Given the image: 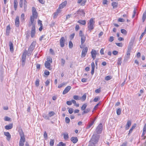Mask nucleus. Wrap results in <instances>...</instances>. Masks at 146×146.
Returning a JSON list of instances; mask_svg holds the SVG:
<instances>
[{"label": "nucleus", "mask_w": 146, "mask_h": 146, "mask_svg": "<svg viewBox=\"0 0 146 146\" xmlns=\"http://www.w3.org/2000/svg\"><path fill=\"white\" fill-rule=\"evenodd\" d=\"M94 19V18H91L88 23V28L89 30L91 31L94 29L95 23Z\"/></svg>", "instance_id": "nucleus-1"}, {"label": "nucleus", "mask_w": 146, "mask_h": 146, "mask_svg": "<svg viewBox=\"0 0 146 146\" xmlns=\"http://www.w3.org/2000/svg\"><path fill=\"white\" fill-rule=\"evenodd\" d=\"M133 45V43L132 42H130L128 46V49L127 52L126 56V58L127 60L129 58L130 56V52L131 50L132 49V47Z\"/></svg>", "instance_id": "nucleus-2"}, {"label": "nucleus", "mask_w": 146, "mask_h": 146, "mask_svg": "<svg viewBox=\"0 0 146 146\" xmlns=\"http://www.w3.org/2000/svg\"><path fill=\"white\" fill-rule=\"evenodd\" d=\"M99 137V135L96 133L94 132L92 137L90 141H91V142H93L94 143H96L98 142Z\"/></svg>", "instance_id": "nucleus-3"}, {"label": "nucleus", "mask_w": 146, "mask_h": 146, "mask_svg": "<svg viewBox=\"0 0 146 146\" xmlns=\"http://www.w3.org/2000/svg\"><path fill=\"white\" fill-rule=\"evenodd\" d=\"M27 54V52L26 50L24 51L23 54L21 58V65L22 66H24L25 63L26 59Z\"/></svg>", "instance_id": "nucleus-4"}, {"label": "nucleus", "mask_w": 146, "mask_h": 146, "mask_svg": "<svg viewBox=\"0 0 146 146\" xmlns=\"http://www.w3.org/2000/svg\"><path fill=\"white\" fill-rule=\"evenodd\" d=\"M36 44L35 42H33L30 46L28 49V53H27L28 56L30 55L34 49Z\"/></svg>", "instance_id": "nucleus-5"}, {"label": "nucleus", "mask_w": 146, "mask_h": 146, "mask_svg": "<svg viewBox=\"0 0 146 146\" xmlns=\"http://www.w3.org/2000/svg\"><path fill=\"white\" fill-rule=\"evenodd\" d=\"M19 131L21 137L19 141L24 143L25 141V139L23 130L22 129H20L19 130Z\"/></svg>", "instance_id": "nucleus-6"}, {"label": "nucleus", "mask_w": 146, "mask_h": 146, "mask_svg": "<svg viewBox=\"0 0 146 146\" xmlns=\"http://www.w3.org/2000/svg\"><path fill=\"white\" fill-rule=\"evenodd\" d=\"M102 125L101 123H100L97 127L96 131L98 134L102 132Z\"/></svg>", "instance_id": "nucleus-7"}, {"label": "nucleus", "mask_w": 146, "mask_h": 146, "mask_svg": "<svg viewBox=\"0 0 146 146\" xmlns=\"http://www.w3.org/2000/svg\"><path fill=\"white\" fill-rule=\"evenodd\" d=\"M32 15L31 16L35 19H37L38 17V13L36 11V9L34 7H33L32 8Z\"/></svg>", "instance_id": "nucleus-8"}, {"label": "nucleus", "mask_w": 146, "mask_h": 146, "mask_svg": "<svg viewBox=\"0 0 146 146\" xmlns=\"http://www.w3.org/2000/svg\"><path fill=\"white\" fill-rule=\"evenodd\" d=\"M88 50L87 47H86L84 48L82 51L81 56L82 57H84L86 55Z\"/></svg>", "instance_id": "nucleus-9"}, {"label": "nucleus", "mask_w": 146, "mask_h": 146, "mask_svg": "<svg viewBox=\"0 0 146 146\" xmlns=\"http://www.w3.org/2000/svg\"><path fill=\"white\" fill-rule=\"evenodd\" d=\"M91 54L92 58H93V60H94L96 58L97 54L96 50L94 49H92L91 52Z\"/></svg>", "instance_id": "nucleus-10"}, {"label": "nucleus", "mask_w": 146, "mask_h": 146, "mask_svg": "<svg viewBox=\"0 0 146 146\" xmlns=\"http://www.w3.org/2000/svg\"><path fill=\"white\" fill-rule=\"evenodd\" d=\"M35 33V25L32 26L31 32V36L32 38L34 37Z\"/></svg>", "instance_id": "nucleus-11"}, {"label": "nucleus", "mask_w": 146, "mask_h": 146, "mask_svg": "<svg viewBox=\"0 0 146 146\" xmlns=\"http://www.w3.org/2000/svg\"><path fill=\"white\" fill-rule=\"evenodd\" d=\"M86 1V0H78L77 3L80 5L84 6L85 5Z\"/></svg>", "instance_id": "nucleus-12"}, {"label": "nucleus", "mask_w": 146, "mask_h": 146, "mask_svg": "<svg viewBox=\"0 0 146 146\" xmlns=\"http://www.w3.org/2000/svg\"><path fill=\"white\" fill-rule=\"evenodd\" d=\"M65 39L64 37H62L60 40V46L63 47L64 46Z\"/></svg>", "instance_id": "nucleus-13"}, {"label": "nucleus", "mask_w": 146, "mask_h": 146, "mask_svg": "<svg viewBox=\"0 0 146 146\" xmlns=\"http://www.w3.org/2000/svg\"><path fill=\"white\" fill-rule=\"evenodd\" d=\"M71 87L70 86H67L63 91L62 94H65L67 93L70 90Z\"/></svg>", "instance_id": "nucleus-14"}, {"label": "nucleus", "mask_w": 146, "mask_h": 146, "mask_svg": "<svg viewBox=\"0 0 146 146\" xmlns=\"http://www.w3.org/2000/svg\"><path fill=\"white\" fill-rule=\"evenodd\" d=\"M67 3L66 1H65L63 2L59 5L58 9L60 10L61 9L63 8L66 6Z\"/></svg>", "instance_id": "nucleus-15"}, {"label": "nucleus", "mask_w": 146, "mask_h": 146, "mask_svg": "<svg viewBox=\"0 0 146 146\" xmlns=\"http://www.w3.org/2000/svg\"><path fill=\"white\" fill-rule=\"evenodd\" d=\"M15 25L17 27H18L19 25V17L18 16H17L15 21Z\"/></svg>", "instance_id": "nucleus-16"}, {"label": "nucleus", "mask_w": 146, "mask_h": 146, "mask_svg": "<svg viewBox=\"0 0 146 146\" xmlns=\"http://www.w3.org/2000/svg\"><path fill=\"white\" fill-rule=\"evenodd\" d=\"M4 135L7 137V139L8 141H9L11 138V135L9 132H4Z\"/></svg>", "instance_id": "nucleus-17"}, {"label": "nucleus", "mask_w": 146, "mask_h": 146, "mask_svg": "<svg viewBox=\"0 0 146 146\" xmlns=\"http://www.w3.org/2000/svg\"><path fill=\"white\" fill-rule=\"evenodd\" d=\"M131 121L130 120H128L127 121V123L126 124L125 126V129L126 130L128 129L129 127L131 126Z\"/></svg>", "instance_id": "nucleus-18"}, {"label": "nucleus", "mask_w": 146, "mask_h": 146, "mask_svg": "<svg viewBox=\"0 0 146 146\" xmlns=\"http://www.w3.org/2000/svg\"><path fill=\"white\" fill-rule=\"evenodd\" d=\"M70 140L74 143H75L78 141V139L76 137H72Z\"/></svg>", "instance_id": "nucleus-19"}, {"label": "nucleus", "mask_w": 146, "mask_h": 146, "mask_svg": "<svg viewBox=\"0 0 146 146\" xmlns=\"http://www.w3.org/2000/svg\"><path fill=\"white\" fill-rule=\"evenodd\" d=\"M50 63L48 61H46L44 64L45 67L47 69H50Z\"/></svg>", "instance_id": "nucleus-20"}, {"label": "nucleus", "mask_w": 146, "mask_h": 146, "mask_svg": "<svg viewBox=\"0 0 146 146\" xmlns=\"http://www.w3.org/2000/svg\"><path fill=\"white\" fill-rule=\"evenodd\" d=\"M61 11V10L59 9H58L56 11V12H55L54 14V16L53 17L54 18H56L58 15V13H60Z\"/></svg>", "instance_id": "nucleus-21"}, {"label": "nucleus", "mask_w": 146, "mask_h": 146, "mask_svg": "<svg viewBox=\"0 0 146 146\" xmlns=\"http://www.w3.org/2000/svg\"><path fill=\"white\" fill-rule=\"evenodd\" d=\"M13 124L12 123L8 125L5 126V129L9 130L13 128Z\"/></svg>", "instance_id": "nucleus-22"}, {"label": "nucleus", "mask_w": 146, "mask_h": 146, "mask_svg": "<svg viewBox=\"0 0 146 146\" xmlns=\"http://www.w3.org/2000/svg\"><path fill=\"white\" fill-rule=\"evenodd\" d=\"M77 13L80 15L82 16H84L85 15V13L82 10H78L77 11Z\"/></svg>", "instance_id": "nucleus-23"}, {"label": "nucleus", "mask_w": 146, "mask_h": 146, "mask_svg": "<svg viewBox=\"0 0 146 146\" xmlns=\"http://www.w3.org/2000/svg\"><path fill=\"white\" fill-rule=\"evenodd\" d=\"M18 5V3L17 0H14V7L15 11L17 10Z\"/></svg>", "instance_id": "nucleus-24"}, {"label": "nucleus", "mask_w": 146, "mask_h": 146, "mask_svg": "<svg viewBox=\"0 0 146 146\" xmlns=\"http://www.w3.org/2000/svg\"><path fill=\"white\" fill-rule=\"evenodd\" d=\"M10 28L9 25L7 26L6 27V35L7 36L9 35L10 33Z\"/></svg>", "instance_id": "nucleus-25"}, {"label": "nucleus", "mask_w": 146, "mask_h": 146, "mask_svg": "<svg viewBox=\"0 0 146 146\" xmlns=\"http://www.w3.org/2000/svg\"><path fill=\"white\" fill-rule=\"evenodd\" d=\"M35 19V18L33 17L32 16H31L30 17V21L31 23V24H30L29 26H31V25H32L33 26L34 25H35V24L34 23V19Z\"/></svg>", "instance_id": "nucleus-26"}, {"label": "nucleus", "mask_w": 146, "mask_h": 146, "mask_svg": "<svg viewBox=\"0 0 146 146\" xmlns=\"http://www.w3.org/2000/svg\"><path fill=\"white\" fill-rule=\"evenodd\" d=\"M27 2L26 0H24V11L25 12L26 11L27 7Z\"/></svg>", "instance_id": "nucleus-27"}, {"label": "nucleus", "mask_w": 146, "mask_h": 146, "mask_svg": "<svg viewBox=\"0 0 146 146\" xmlns=\"http://www.w3.org/2000/svg\"><path fill=\"white\" fill-rule=\"evenodd\" d=\"M9 46L10 47V51L11 52H13V44L11 42H10L9 43Z\"/></svg>", "instance_id": "nucleus-28"}, {"label": "nucleus", "mask_w": 146, "mask_h": 146, "mask_svg": "<svg viewBox=\"0 0 146 146\" xmlns=\"http://www.w3.org/2000/svg\"><path fill=\"white\" fill-rule=\"evenodd\" d=\"M136 125V124L135 123L132 126L131 128L129 130L128 134L131 133L133 130L135 128Z\"/></svg>", "instance_id": "nucleus-29"}, {"label": "nucleus", "mask_w": 146, "mask_h": 146, "mask_svg": "<svg viewBox=\"0 0 146 146\" xmlns=\"http://www.w3.org/2000/svg\"><path fill=\"white\" fill-rule=\"evenodd\" d=\"M81 38V43L82 45L83 44L86 40V37L84 36H82Z\"/></svg>", "instance_id": "nucleus-30"}, {"label": "nucleus", "mask_w": 146, "mask_h": 146, "mask_svg": "<svg viewBox=\"0 0 146 146\" xmlns=\"http://www.w3.org/2000/svg\"><path fill=\"white\" fill-rule=\"evenodd\" d=\"M78 23L83 25H85L86 24V21L81 20H79L78 21Z\"/></svg>", "instance_id": "nucleus-31"}, {"label": "nucleus", "mask_w": 146, "mask_h": 146, "mask_svg": "<svg viewBox=\"0 0 146 146\" xmlns=\"http://www.w3.org/2000/svg\"><path fill=\"white\" fill-rule=\"evenodd\" d=\"M117 3L113 2L111 4V5L113 7V8H116L117 7Z\"/></svg>", "instance_id": "nucleus-32"}, {"label": "nucleus", "mask_w": 146, "mask_h": 146, "mask_svg": "<svg viewBox=\"0 0 146 146\" xmlns=\"http://www.w3.org/2000/svg\"><path fill=\"white\" fill-rule=\"evenodd\" d=\"M146 18V10L145 11V12L143 14L142 19L143 20V22H144L145 19Z\"/></svg>", "instance_id": "nucleus-33"}, {"label": "nucleus", "mask_w": 146, "mask_h": 146, "mask_svg": "<svg viewBox=\"0 0 146 146\" xmlns=\"http://www.w3.org/2000/svg\"><path fill=\"white\" fill-rule=\"evenodd\" d=\"M95 121V119H94L93 120V121H91V123H90L89 125L87 127L86 129H89L91 127V126L93 124Z\"/></svg>", "instance_id": "nucleus-34"}, {"label": "nucleus", "mask_w": 146, "mask_h": 146, "mask_svg": "<svg viewBox=\"0 0 146 146\" xmlns=\"http://www.w3.org/2000/svg\"><path fill=\"white\" fill-rule=\"evenodd\" d=\"M73 98L76 100H78L81 99V97L78 96L74 95L73 97Z\"/></svg>", "instance_id": "nucleus-35"}, {"label": "nucleus", "mask_w": 146, "mask_h": 146, "mask_svg": "<svg viewBox=\"0 0 146 146\" xmlns=\"http://www.w3.org/2000/svg\"><path fill=\"white\" fill-rule=\"evenodd\" d=\"M25 15L23 13L21 14V22H23L25 21Z\"/></svg>", "instance_id": "nucleus-36"}, {"label": "nucleus", "mask_w": 146, "mask_h": 146, "mask_svg": "<svg viewBox=\"0 0 146 146\" xmlns=\"http://www.w3.org/2000/svg\"><path fill=\"white\" fill-rule=\"evenodd\" d=\"M69 138L68 133H64V138L65 139H67Z\"/></svg>", "instance_id": "nucleus-37"}, {"label": "nucleus", "mask_w": 146, "mask_h": 146, "mask_svg": "<svg viewBox=\"0 0 146 146\" xmlns=\"http://www.w3.org/2000/svg\"><path fill=\"white\" fill-rule=\"evenodd\" d=\"M54 142V140L51 139L50 142V146H53Z\"/></svg>", "instance_id": "nucleus-38"}, {"label": "nucleus", "mask_w": 146, "mask_h": 146, "mask_svg": "<svg viewBox=\"0 0 146 146\" xmlns=\"http://www.w3.org/2000/svg\"><path fill=\"white\" fill-rule=\"evenodd\" d=\"M66 145L63 142H60L58 144H57L56 146H66Z\"/></svg>", "instance_id": "nucleus-39"}, {"label": "nucleus", "mask_w": 146, "mask_h": 146, "mask_svg": "<svg viewBox=\"0 0 146 146\" xmlns=\"http://www.w3.org/2000/svg\"><path fill=\"white\" fill-rule=\"evenodd\" d=\"M90 111V108H87L82 112V115H84L85 113H87Z\"/></svg>", "instance_id": "nucleus-40"}, {"label": "nucleus", "mask_w": 146, "mask_h": 146, "mask_svg": "<svg viewBox=\"0 0 146 146\" xmlns=\"http://www.w3.org/2000/svg\"><path fill=\"white\" fill-rule=\"evenodd\" d=\"M87 106V105L86 104H84L82 105V106L81 107V109L82 110H84L86 108Z\"/></svg>", "instance_id": "nucleus-41"}, {"label": "nucleus", "mask_w": 146, "mask_h": 146, "mask_svg": "<svg viewBox=\"0 0 146 146\" xmlns=\"http://www.w3.org/2000/svg\"><path fill=\"white\" fill-rule=\"evenodd\" d=\"M86 97V94H84L81 97V99L84 101L85 100Z\"/></svg>", "instance_id": "nucleus-42"}, {"label": "nucleus", "mask_w": 146, "mask_h": 146, "mask_svg": "<svg viewBox=\"0 0 146 146\" xmlns=\"http://www.w3.org/2000/svg\"><path fill=\"white\" fill-rule=\"evenodd\" d=\"M117 114L118 115H119L121 112V110L120 108H118L116 111Z\"/></svg>", "instance_id": "nucleus-43"}, {"label": "nucleus", "mask_w": 146, "mask_h": 146, "mask_svg": "<svg viewBox=\"0 0 146 146\" xmlns=\"http://www.w3.org/2000/svg\"><path fill=\"white\" fill-rule=\"evenodd\" d=\"M121 33L124 35H126L127 33V32L126 30L124 29H121Z\"/></svg>", "instance_id": "nucleus-44"}, {"label": "nucleus", "mask_w": 146, "mask_h": 146, "mask_svg": "<svg viewBox=\"0 0 146 146\" xmlns=\"http://www.w3.org/2000/svg\"><path fill=\"white\" fill-rule=\"evenodd\" d=\"M121 59L122 58H119L118 59V60L117 62V63L119 65H121Z\"/></svg>", "instance_id": "nucleus-45"}, {"label": "nucleus", "mask_w": 146, "mask_h": 146, "mask_svg": "<svg viewBox=\"0 0 146 146\" xmlns=\"http://www.w3.org/2000/svg\"><path fill=\"white\" fill-rule=\"evenodd\" d=\"M96 143H94L93 142H91V141H90L88 146H95V144Z\"/></svg>", "instance_id": "nucleus-46"}, {"label": "nucleus", "mask_w": 146, "mask_h": 146, "mask_svg": "<svg viewBox=\"0 0 146 146\" xmlns=\"http://www.w3.org/2000/svg\"><path fill=\"white\" fill-rule=\"evenodd\" d=\"M51 63L52 62V58L50 57H49L47 59V61Z\"/></svg>", "instance_id": "nucleus-47"}, {"label": "nucleus", "mask_w": 146, "mask_h": 146, "mask_svg": "<svg viewBox=\"0 0 146 146\" xmlns=\"http://www.w3.org/2000/svg\"><path fill=\"white\" fill-rule=\"evenodd\" d=\"M73 44L72 42L70 41L69 43V47L70 48H72L73 47Z\"/></svg>", "instance_id": "nucleus-48"}, {"label": "nucleus", "mask_w": 146, "mask_h": 146, "mask_svg": "<svg viewBox=\"0 0 146 146\" xmlns=\"http://www.w3.org/2000/svg\"><path fill=\"white\" fill-rule=\"evenodd\" d=\"M48 115L50 117H51L55 115V113L53 111H50L48 113Z\"/></svg>", "instance_id": "nucleus-49"}, {"label": "nucleus", "mask_w": 146, "mask_h": 146, "mask_svg": "<svg viewBox=\"0 0 146 146\" xmlns=\"http://www.w3.org/2000/svg\"><path fill=\"white\" fill-rule=\"evenodd\" d=\"M39 80L38 79H37L35 82V85L37 86L38 87L39 86Z\"/></svg>", "instance_id": "nucleus-50"}, {"label": "nucleus", "mask_w": 146, "mask_h": 146, "mask_svg": "<svg viewBox=\"0 0 146 146\" xmlns=\"http://www.w3.org/2000/svg\"><path fill=\"white\" fill-rule=\"evenodd\" d=\"M70 121V119L68 117H65V122L67 123H68Z\"/></svg>", "instance_id": "nucleus-51"}, {"label": "nucleus", "mask_w": 146, "mask_h": 146, "mask_svg": "<svg viewBox=\"0 0 146 146\" xmlns=\"http://www.w3.org/2000/svg\"><path fill=\"white\" fill-rule=\"evenodd\" d=\"M50 80H47L45 82V86H47L50 84Z\"/></svg>", "instance_id": "nucleus-52"}, {"label": "nucleus", "mask_w": 146, "mask_h": 146, "mask_svg": "<svg viewBox=\"0 0 146 146\" xmlns=\"http://www.w3.org/2000/svg\"><path fill=\"white\" fill-rule=\"evenodd\" d=\"M111 78L109 76H108L105 77V79L106 80H108L111 79Z\"/></svg>", "instance_id": "nucleus-53"}, {"label": "nucleus", "mask_w": 146, "mask_h": 146, "mask_svg": "<svg viewBox=\"0 0 146 146\" xmlns=\"http://www.w3.org/2000/svg\"><path fill=\"white\" fill-rule=\"evenodd\" d=\"M43 116L44 118L45 119L48 120L49 119V116H47V115L45 114H44L43 115Z\"/></svg>", "instance_id": "nucleus-54"}, {"label": "nucleus", "mask_w": 146, "mask_h": 146, "mask_svg": "<svg viewBox=\"0 0 146 146\" xmlns=\"http://www.w3.org/2000/svg\"><path fill=\"white\" fill-rule=\"evenodd\" d=\"M136 10H137V9L136 8H135L134 9V10L133 11V14L132 15V17L133 18L135 16V14L136 13Z\"/></svg>", "instance_id": "nucleus-55"}, {"label": "nucleus", "mask_w": 146, "mask_h": 146, "mask_svg": "<svg viewBox=\"0 0 146 146\" xmlns=\"http://www.w3.org/2000/svg\"><path fill=\"white\" fill-rule=\"evenodd\" d=\"M61 63L62 64L61 65L63 66L65 63V60L63 58H62L61 60Z\"/></svg>", "instance_id": "nucleus-56"}, {"label": "nucleus", "mask_w": 146, "mask_h": 146, "mask_svg": "<svg viewBox=\"0 0 146 146\" xmlns=\"http://www.w3.org/2000/svg\"><path fill=\"white\" fill-rule=\"evenodd\" d=\"M99 100V97L97 96L94 99L93 101L94 102H97Z\"/></svg>", "instance_id": "nucleus-57"}, {"label": "nucleus", "mask_w": 146, "mask_h": 146, "mask_svg": "<svg viewBox=\"0 0 146 146\" xmlns=\"http://www.w3.org/2000/svg\"><path fill=\"white\" fill-rule=\"evenodd\" d=\"M75 35V34L74 33H73L70 35V38L71 40H72L73 38Z\"/></svg>", "instance_id": "nucleus-58"}, {"label": "nucleus", "mask_w": 146, "mask_h": 146, "mask_svg": "<svg viewBox=\"0 0 146 146\" xmlns=\"http://www.w3.org/2000/svg\"><path fill=\"white\" fill-rule=\"evenodd\" d=\"M44 138L46 139L47 138V134L46 131H45L44 133Z\"/></svg>", "instance_id": "nucleus-59"}, {"label": "nucleus", "mask_w": 146, "mask_h": 146, "mask_svg": "<svg viewBox=\"0 0 146 146\" xmlns=\"http://www.w3.org/2000/svg\"><path fill=\"white\" fill-rule=\"evenodd\" d=\"M114 40V38L113 37V36H111V37H110V38L109 39V41L110 42H112Z\"/></svg>", "instance_id": "nucleus-60"}, {"label": "nucleus", "mask_w": 146, "mask_h": 146, "mask_svg": "<svg viewBox=\"0 0 146 146\" xmlns=\"http://www.w3.org/2000/svg\"><path fill=\"white\" fill-rule=\"evenodd\" d=\"M125 20L123 18H119L118 19V21L121 22H123L125 21Z\"/></svg>", "instance_id": "nucleus-61"}, {"label": "nucleus", "mask_w": 146, "mask_h": 146, "mask_svg": "<svg viewBox=\"0 0 146 146\" xmlns=\"http://www.w3.org/2000/svg\"><path fill=\"white\" fill-rule=\"evenodd\" d=\"M115 44L118 46L119 47H122L123 44L122 43H116Z\"/></svg>", "instance_id": "nucleus-62"}, {"label": "nucleus", "mask_w": 146, "mask_h": 146, "mask_svg": "<svg viewBox=\"0 0 146 146\" xmlns=\"http://www.w3.org/2000/svg\"><path fill=\"white\" fill-rule=\"evenodd\" d=\"M91 66H92V69H94L95 68V64L94 62H92L91 63Z\"/></svg>", "instance_id": "nucleus-63"}, {"label": "nucleus", "mask_w": 146, "mask_h": 146, "mask_svg": "<svg viewBox=\"0 0 146 146\" xmlns=\"http://www.w3.org/2000/svg\"><path fill=\"white\" fill-rule=\"evenodd\" d=\"M44 74L45 75L48 76V75H49L50 73H49V72L48 71V70H46L44 72Z\"/></svg>", "instance_id": "nucleus-64"}]
</instances>
